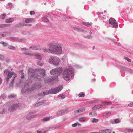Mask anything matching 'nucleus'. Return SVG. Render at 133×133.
<instances>
[{"label":"nucleus","mask_w":133,"mask_h":133,"mask_svg":"<svg viewBox=\"0 0 133 133\" xmlns=\"http://www.w3.org/2000/svg\"><path fill=\"white\" fill-rule=\"evenodd\" d=\"M49 49L44 47L42 50L44 52H48L49 51L52 54H59L62 53V47L61 44H58L54 42H49L47 44Z\"/></svg>","instance_id":"obj_1"},{"label":"nucleus","mask_w":133,"mask_h":133,"mask_svg":"<svg viewBox=\"0 0 133 133\" xmlns=\"http://www.w3.org/2000/svg\"><path fill=\"white\" fill-rule=\"evenodd\" d=\"M38 72L39 74H40V76H39L38 75H37V74L35 73L34 72V70L32 68H30L28 70V72L29 77L35 80L36 79L39 78L40 77H44L45 75V71L43 69H40L38 70Z\"/></svg>","instance_id":"obj_2"},{"label":"nucleus","mask_w":133,"mask_h":133,"mask_svg":"<svg viewBox=\"0 0 133 133\" xmlns=\"http://www.w3.org/2000/svg\"><path fill=\"white\" fill-rule=\"evenodd\" d=\"M73 73V70L72 68H66L64 70L63 72V77L65 80H69L72 77Z\"/></svg>","instance_id":"obj_3"},{"label":"nucleus","mask_w":133,"mask_h":133,"mask_svg":"<svg viewBox=\"0 0 133 133\" xmlns=\"http://www.w3.org/2000/svg\"><path fill=\"white\" fill-rule=\"evenodd\" d=\"M63 87L61 85L57 87L51 89L46 92H43L41 94H43L42 95L44 96L46 95L56 94L59 92L63 89Z\"/></svg>","instance_id":"obj_4"},{"label":"nucleus","mask_w":133,"mask_h":133,"mask_svg":"<svg viewBox=\"0 0 133 133\" xmlns=\"http://www.w3.org/2000/svg\"><path fill=\"white\" fill-rule=\"evenodd\" d=\"M48 61L50 63L52 64L58 66L60 62V60L57 57L52 56L50 57Z\"/></svg>","instance_id":"obj_5"},{"label":"nucleus","mask_w":133,"mask_h":133,"mask_svg":"<svg viewBox=\"0 0 133 133\" xmlns=\"http://www.w3.org/2000/svg\"><path fill=\"white\" fill-rule=\"evenodd\" d=\"M63 69L62 67H59L51 70L50 72L51 74L55 75L56 78L58 77V76L61 74L62 71Z\"/></svg>","instance_id":"obj_6"},{"label":"nucleus","mask_w":133,"mask_h":133,"mask_svg":"<svg viewBox=\"0 0 133 133\" xmlns=\"http://www.w3.org/2000/svg\"><path fill=\"white\" fill-rule=\"evenodd\" d=\"M16 76V74L14 73L13 72H11L10 71H9L8 72V74L7 76L6 79L7 82H8L9 79L10 78L11 79L12 82L11 83L12 84L14 82V80L15 79Z\"/></svg>","instance_id":"obj_7"},{"label":"nucleus","mask_w":133,"mask_h":133,"mask_svg":"<svg viewBox=\"0 0 133 133\" xmlns=\"http://www.w3.org/2000/svg\"><path fill=\"white\" fill-rule=\"evenodd\" d=\"M109 23L113 25L114 27L116 28L118 26L117 22L113 18H110L109 20Z\"/></svg>","instance_id":"obj_8"},{"label":"nucleus","mask_w":133,"mask_h":133,"mask_svg":"<svg viewBox=\"0 0 133 133\" xmlns=\"http://www.w3.org/2000/svg\"><path fill=\"white\" fill-rule=\"evenodd\" d=\"M18 106L17 104H15L14 105L12 106L11 108H10L9 109V111H13Z\"/></svg>","instance_id":"obj_9"},{"label":"nucleus","mask_w":133,"mask_h":133,"mask_svg":"<svg viewBox=\"0 0 133 133\" xmlns=\"http://www.w3.org/2000/svg\"><path fill=\"white\" fill-rule=\"evenodd\" d=\"M85 108H81L78 110H76L74 111L75 113H80L84 111L85 110Z\"/></svg>","instance_id":"obj_10"},{"label":"nucleus","mask_w":133,"mask_h":133,"mask_svg":"<svg viewBox=\"0 0 133 133\" xmlns=\"http://www.w3.org/2000/svg\"><path fill=\"white\" fill-rule=\"evenodd\" d=\"M102 105H96L94 106L92 108V109L93 110H94L99 109L100 108H102Z\"/></svg>","instance_id":"obj_11"},{"label":"nucleus","mask_w":133,"mask_h":133,"mask_svg":"<svg viewBox=\"0 0 133 133\" xmlns=\"http://www.w3.org/2000/svg\"><path fill=\"white\" fill-rule=\"evenodd\" d=\"M32 49L34 50H39L41 49L40 47L39 46H32L31 47Z\"/></svg>","instance_id":"obj_12"},{"label":"nucleus","mask_w":133,"mask_h":133,"mask_svg":"<svg viewBox=\"0 0 133 133\" xmlns=\"http://www.w3.org/2000/svg\"><path fill=\"white\" fill-rule=\"evenodd\" d=\"M34 56H35V58L37 59L41 60L42 59L41 56L39 55H36L34 54Z\"/></svg>","instance_id":"obj_13"},{"label":"nucleus","mask_w":133,"mask_h":133,"mask_svg":"<svg viewBox=\"0 0 133 133\" xmlns=\"http://www.w3.org/2000/svg\"><path fill=\"white\" fill-rule=\"evenodd\" d=\"M83 24L85 25L86 26L88 27H89L92 25V23H87V22H84L83 23Z\"/></svg>","instance_id":"obj_14"},{"label":"nucleus","mask_w":133,"mask_h":133,"mask_svg":"<svg viewBox=\"0 0 133 133\" xmlns=\"http://www.w3.org/2000/svg\"><path fill=\"white\" fill-rule=\"evenodd\" d=\"M14 19L12 18H9L5 20V22L7 23H9L14 21Z\"/></svg>","instance_id":"obj_15"},{"label":"nucleus","mask_w":133,"mask_h":133,"mask_svg":"<svg viewBox=\"0 0 133 133\" xmlns=\"http://www.w3.org/2000/svg\"><path fill=\"white\" fill-rule=\"evenodd\" d=\"M78 125V126H80L81 124L78 122H77L76 123H74L72 125V126L73 127H76Z\"/></svg>","instance_id":"obj_16"},{"label":"nucleus","mask_w":133,"mask_h":133,"mask_svg":"<svg viewBox=\"0 0 133 133\" xmlns=\"http://www.w3.org/2000/svg\"><path fill=\"white\" fill-rule=\"evenodd\" d=\"M27 86H25L24 87V89H25V91H24V89H22V91L23 92H28L29 91V88H27Z\"/></svg>","instance_id":"obj_17"},{"label":"nucleus","mask_w":133,"mask_h":133,"mask_svg":"<svg viewBox=\"0 0 133 133\" xmlns=\"http://www.w3.org/2000/svg\"><path fill=\"white\" fill-rule=\"evenodd\" d=\"M86 119V117H82L80 118L79 119L80 121L84 122Z\"/></svg>","instance_id":"obj_18"},{"label":"nucleus","mask_w":133,"mask_h":133,"mask_svg":"<svg viewBox=\"0 0 133 133\" xmlns=\"http://www.w3.org/2000/svg\"><path fill=\"white\" fill-rule=\"evenodd\" d=\"M43 103V102H39L38 103L36 104L35 105V107H38L39 106V105L42 104Z\"/></svg>","instance_id":"obj_19"},{"label":"nucleus","mask_w":133,"mask_h":133,"mask_svg":"<svg viewBox=\"0 0 133 133\" xmlns=\"http://www.w3.org/2000/svg\"><path fill=\"white\" fill-rule=\"evenodd\" d=\"M112 132L110 129H105V133H110Z\"/></svg>","instance_id":"obj_20"},{"label":"nucleus","mask_w":133,"mask_h":133,"mask_svg":"<svg viewBox=\"0 0 133 133\" xmlns=\"http://www.w3.org/2000/svg\"><path fill=\"white\" fill-rule=\"evenodd\" d=\"M98 121V119H96L95 118H94L92 119V120L91 122H95L97 123Z\"/></svg>","instance_id":"obj_21"},{"label":"nucleus","mask_w":133,"mask_h":133,"mask_svg":"<svg viewBox=\"0 0 133 133\" xmlns=\"http://www.w3.org/2000/svg\"><path fill=\"white\" fill-rule=\"evenodd\" d=\"M85 95L83 92H81L79 94L78 96L79 97H82L85 96Z\"/></svg>","instance_id":"obj_22"},{"label":"nucleus","mask_w":133,"mask_h":133,"mask_svg":"<svg viewBox=\"0 0 133 133\" xmlns=\"http://www.w3.org/2000/svg\"><path fill=\"white\" fill-rule=\"evenodd\" d=\"M42 20L43 21L45 22H48L49 21L47 19V18L45 17L42 18Z\"/></svg>","instance_id":"obj_23"},{"label":"nucleus","mask_w":133,"mask_h":133,"mask_svg":"<svg viewBox=\"0 0 133 133\" xmlns=\"http://www.w3.org/2000/svg\"><path fill=\"white\" fill-rule=\"evenodd\" d=\"M37 64L38 65H39L41 66H43V63L40 62L39 61L37 62Z\"/></svg>","instance_id":"obj_24"},{"label":"nucleus","mask_w":133,"mask_h":133,"mask_svg":"<svg viewBox=\"0 0 133 133\" xmlns=\"http://www.w3.org/2000/svg\"><path fill=\"white\" fill-rule=\"evenodd\" d=\"M58 97H61L63 98H65V96L64 95L62 94H60L58 95Z\"/></svg>","instance_id":"obj_25"},{"label":"nucleus","mask_w":133,"mask_h":133,"mask_svg":"<svg viewBox=\"0 0 133 133\" xmlns=\"http://www.w3.org/2000/svg\"><path fill=\"white\" fill-rule=\"evenodd\" d=\"M6 15L5 14H2L0 16L1 18L2 19H4L5 17L6 16Z\"/></svg>","instance_id":"obj_26"},{"label":"nucleus","mask_w":133,"mask_h":133,"mask_svg":"<svg viewBox=\"0 0 133 133\" xmlns=\"http://www.w3.org/2000/svg\"><path fill=\"white\" fill-rule=\"evenodd\" d=\"M32 19L31 18H29L25 20V22L26 23H29L30 21H31L32 20Z\"/></svg>","instance_id":"obj_27"},{"label":"nucleus","mask_w":133,"mask_h":133,"mask_svg":"<svg viewBox=\"0 0 133 133\" xmlns=\"http://www.w3.org/2000/svg\"><path fill=\"white\" fill-rule=\"evenodd\" d=\"M103 103L105 105L111 104L112 103L110 102H104Z\"/></svg>","instance_id":"obj_28"},{"label":"nucleus","mask_w":133,"mask_h":133,"mask_svg":"<svg viewBox=\"0 0 133 133\" xmlns=\"http://www.w3.org/2000/svg\"><path fill=\"white\" fill-rule=\"evenodd\" d=\"M50 118V117H49L45 118H43V119L42 120L43 121H48V120H49V119Z\"/></svg>","instance_id":"obj_29"},{"label":"nucleus","mask_w":133,"mask_h":133,"mask_svg":"<svg viewBox=\"0 0 133 133\" xmlns=\"http://www.w3.org/2000/svg\"><path fill=\"white\" fill-rule=\"evenodd\" d=\"M124 59H125L126 60H127L129 62H131V60L130 59H129L128 58L126 57H124Z\"/></svg>","instance_id":"obj_30"},{"label":"nucleus","mask_w":133,"mask_h":133,"mask_svg":"<svg viewBox=\"0 0 133 133\" xmlns=\"http://www.w3.org/2000/svg\"><path fill=\"white\" fill-rule=\"evenodd\" d=\"M3 27H9L10 26V24H3Z\"/></svg>","instance_id":"obj_31"},{"label":"nucleus","mask_w":133,"mask_h":133,"mask_svg":"<svg viewBox=\"0 0 133 133\" xmlns=\"http://www.w3.org/2000/svg\"><path fill=\"white\" fill-rule=\"evenodd\" d=\"M9 48L10 49L12 50H14L15 48V47H14L12 46H9Z\"/></svg>","instance_id":"obj_32"},{"label":"nucleus","mask_w":133,"mask_h":133,"mask_svg":"<svg viewBox=\"0 0 133 133\" xmlns=\"http://www.w3.org/2000/svg\"><path fill=\"white\" fill-rule=\"evenodd\" d=\"M26 54L27 55L31 56H34V54H32L30 53H26Z\"/></svg>","instance_id":"obj_33"},{"label":"nucleus","mask_w":133,"mask_h":133,"mask_svg":"<svg viewBox=\"0 0 133 133\" xmlns=\"http://www.w3.org/2000/svg\"><path fill=\"white\" fill-rule=\"evenodd\" d=\"M15 96V95H10L8 96V97L9 98H14Z\"/></svg>","instance_id":"obj_34"},{"label":"nucleus","mask_w":133,"mask_h":133,"mask_svg":"<svg viewBox=\"0 0 133 133\" xmlns=\"http://www.w3.org/2000/svg\"><path fill=\"white\" fill-rule=\"evenodd\" d=\"M111 113V111L107 113L103 114L104 115H108L110 114Z\"/></svg>","instance_id":"obj_35"},{"label":"nucleus","mask_w":133,"mask_h":133,"mask_svg":"<svg viewBox=\"0 0 133 133\" xmlns=\"http://www.w3.org/2000/svg\"><path fill=\"white\" fill-rule=\"evenodd\" d=\"M119 120L118 119H116L115 121V123H118L119 122Z\"/></svg>","instance_id":"obj_36"},{"label":"nucleus","mask_w":133,"mask_h":133,"mask_svg":"<svg viewBox=\"0 0 133 133\" xmlns=\"http://www.w3.org/2000/svg\"><path fill=\"white\" fill-rule=\"evenodd\" d=\"M0 43L2 44L3 45L4 44H5V45H7V44L6 43H5L3 41H1L0 42Z\"/></svg>","instance_id":"obj_37"},{"label":"nucleus","mask_w":133,"mask_h":133,"mask_svg":"<svg viewBox=\"0 0 133 133\" xmlns=\"http://www.w3.org/2000/svg\"><path fill=\"white\" fill-rule=\"evenodd\" d=\"M95 101L94 100H92V101H89V104H92V103H95Z\"/></svg>","instance_id":"obj_38"},{"label":"nucleus","mask_w":133,"mask_h":133,"mask_svg":"<svg viewBox=\"0 0 133 133\" xmlns=\"http://www.w3.org/2000/svg\"><path fill=\"white\" fill-rule=\"evenodd\" d=\"M8 70L7 69H5L4 71V74L5 75H6L7 74L8 72Z\"/></svg>","instance_id":"obj_39"},{"label":"nucleus","mask_w":133,"mask_h":133,"mask_svg":"<svg viewBox=\"0 0 133 133\" xmlns=\"http://www.w3.org/2000/svg\"><path fill=\"white\" fill-rule=\"evenodd\" d=\"M128 106L129 107H132L133 106V102L131 103L128 105Z\"/></svg>","instance_id":"obj_40"},{"label":"nucleus","mask_w":133,"mask_h":133,"mask_svg":"<svg viewBox=\"0 0 133 133\" xmlns=\"http://www.w3.org/2000/svg\"><path fill=\"white\" fill-rule=\"evenodd\" d=\"M65 111H66V110H62V111H61L59 112V114H62V113H64L65 112Z\"/></svg>","instance_id":"obj_41"},{"label":"nucleus","mask_w":133,"mask_h":133,"mask_svg":"<svg viewBox=\"0 0 133 133\" xmlns=\"http://www.w3.org/2000/svg\"><path fill=\"white\" fill-rule=\"evenodd\" d=\"M30 15H34L35 14V12L34 11H30Z\"/></svg>","instance_id":"obj_42"},{"label":"nucleus","mask_w":133,"mask_h":133,"mask_svg":"<svg viewBox=\"0 0 133 133\" xmlns=\"http://www.w3.org/2000/svg\"><path fill=\"white\" fill-rule=\"evenodd\" d=\"M21 77L22 79L24 78V73L22 74V75H21Z\"/></svg>","instance_id":"obj_43"},{"label":"nucleus","mask_w":133,"mask_h":133,"mask_svg":"<svg viewBox=\"0 0 133 133\" xmlns=\"http://www.w3.org/2000/svg\"><path fill=\"white\" fill-rule=\"evenodd\" d=\"M128 133H132V131L130 130H128Z\"/></svg>","instance_id":"obj_44"},{"label":"nucleus","mask_w":133,"mask_h":133,"mask_svg":"<svg viewBox=\"0 0 133 133\" xmlns=\"http://www.w3.org/2000/svg\"><path fill=\"white\" fill-rule=\"evenodd\" d=\"M99 132H101V133L103 132H105V130H100L99 131Z\"/></svg>","instance_id":"obj_45"},{"label":"nucleus","mask_w":133,"mask_h":133,"mask_svg":"<svg viewBox=\"0 0 133 133\" xmlns=\"http://www.w3.org/2000/svg\"><path fill=\"white\" fill-rule=\"evenodd\" d=\"M31 24H29L27 25H25V26H31Z\"/></svg>","instance_id":"obj_46"},{"label":"nucleus","mask_w":133,"mask_h":133,"mask_svg":"<svg viewBox=\"0 0 133 133\" xmlns=\"http://www.w3.org/2000/svg\"><path fill=\"white\" fill-rule=\"evenodd\" d=\"M19 72L21 73L22 74L23 73V70H20L19 71Z\"/></svg>","instance_id":"obj_47"},{"label":"nucleus","mask_w":133,"mask_h":133,"mask_svg":"<svg viewBox=\"0 0 133 133\" xmlns=\"http://www.w3.org/2000/svg\"><path fill=\"white\" fill-rule=\"evenodd\" d=\"M0 57L2 59H4V57L3 56H2V55H0Z\"/></svg>","instance_id":"obj_48"},{"label":"nucleus","mask_w":133,"mask_h":133,"mask_svg":"<svg viewBox=\"0 0 133 133\" xmlns=\"http://www.w3.org/2000/svg\"><path fill=\"white\" fill-rule=\"evenodd\" d=\"M3 25H0V28H3Z\"/></svg>","instance_id":"obj_49"},{"label":"nucleus","mask_w":133,"mask_h":133,"mask_svg":"<svg viewBox=\"0 0 133 133\" xmlns=\"http://www.w3.org/2000/svg\"><path fill=\"white\" fill-rule=\"evenodd\" d=\"M41 87V86H38V87H37V88H40Z\"/></svg>","instance_id":"obj_50"},{"label":"nucleus","mask_w":133,"mask_h":133,"mask_svg":"<svg viewBox=\"0 0 133 133\" xmlns=\"http://www.w3.org/2000/svg\"><path fill=\"white\" fill-rule=\"evenodd\" d=\"M1 82H2V79H1V78H0V84H1Z\"/></svg>","instance_id":"obj_51"},{"label":"nucleus","mask_w":133,"mask_h":133,"mask_svg":"<svg viewBox=\"0 0 133 133\" xmlns=\"http://www.w3.org/2000/svg\"><path fill=\"white\" fill-rule=\"evenodd\" d=\"M92 114V112H90L89 113V115H91Z\"/></svg>","instance_id":"obj_52"},{"label":"nucleus","mask_w":133,"mask_h":133,"mask_svg":"<svg viewBox=\"0 0 133 133\" xmlns=\"http://www.w3.org/2000/svg\"><path fill=\"white\" fill-rule=\"evenodd\" d=\"M37 133H41V132H40L38 130L37 131Z\"/></svg>","instance_id":"obj_53"},{"label":"nucleus","mask_w":133,"mask_h":133,"mask_svg":"<svg viewBox=\"0 0 133 133\" xmlns=\"http://www.w3.org/2000/svg\"><path fill=\"white\" fill-rule=\"evenodd\" d=\"M54 79H55L54 78H52V79H51V81L53 80H54Z\"/></svg>","instance_id":"obj_54"},{"label":"nucleus","mask_w":133,"mask_h":133,"mask_svg":"<svg viewBox=\"0 0 133 133\" xmlns=\"http://www.w3.org/2000/svg\"><path fill=\"white\" fill-rule=\"evenodd\" d=\"M48 82H50L51 81V80H49L48 79Z\"/></svg>","instance_id":"obj_55"},{"label":"nucleus","mask_w":133,"mask_h":133,"mask_svg":"<svg viewBox=\"0 0 133 133\" xmlns=\"http://www.w3.org/2000/svg\"><path fill=\"white\" fill-rule=\"evenodd\" d=\"M44 81L45 82H46V83L47 82V81L46 80H44Z\"/></svg>","instance_id":"obj_56"},{"label":"nucleus","mask_w":133,"mask_h":133,"mask_svg":"<svg viewBox=\"0 0 133 133\" xmlns=\"http://www.w3.org/2000/svg\"><path fill=\"white\" fill-rule=\"evenodd\" d=\"M2 36L3 37H4V34H2Z\"/></svg>","instance_id":"obj_57"},{"label":"nucleus","mask_w":133,"mask_h":133,"mask_svg":"<svg viewBox=\"0 0 133 133\" xmlns=\"http://www.w3.org/2000/svg\"><path fill=\"white\" fill-rule=\"evenodd\" d=\"M95 46H94L93 47V49L94 50L95 49Z\"/></svg>","instance_id":"obj_58"},{"label":"nucleus","mask_w":133,"mask_h":133,"mask_svg":"<svg viewBox=\"0 0 133 133\" xmlns=\"http://www.w3.org/2000/svg\"><path fill=\"white\" fill-rule=\"evenodd\" d=\"M3 45L4 46H6V45H5V44H4Z\"/></svg>","instance_id":"obj_59"},{"label":"nucleus","mask_w":133,"mask_h":133,"mask_svg":"<svg viewBox=\"0 0 133 133\" xmlns=\"http://www.w3.org/2000/svg\"><path fill=\"white\" fill-rule=\"evenodd\" d=\"M22 50H24V49H21Z\"/></svg>","instance_id":"obj_60"},{"label":"nucleus","mask_w":133,"mask_h":133,"mask_svg":"<svg viewBox=\"0 0 133 133\" xmlns=\"http://www.w3.org/2000/svg\"><path fill=\"white\" fill-rule=\"evenodd\" d=\"M112 133H115L114 132H113Z\"/></svg>","instance_id":"obj_61"},{"label":"nucleus","mask_w":133,"mask_h":133,"mask_svg":"<svg viewBox=\"0 0 133 133\" xmlns=\"http://www.w3.org/2000/svg\"><path fill=\"white\" fill-rule=\"evenodd\" d=\"M104 12H106V11H104Z\"/></svg>","instance_id":"obj_62"},{"label":"nucleus","mask_w":133,"mask_h":133,"mask_svg":"<svg viewBox=\"0 0 133 133\" xmlns=\"http://www.w3.org/2000/svg\"><path fill=\"white\" fill-rule=\"evenodd\" d=\"M25 50H26V49H25Z\"/></svg>","instance_id":"obj_63"},{"label":"nucleus","mask_w":133,"mask_h":133,"mask_svg":"<svg viewBox=\"0 0 133 133\" xmlns=\"http://www.w3.org/2000/svg\"><path fill=\"white\" fill-rule=\"evenodd\" d=\"M96 133H97V132H96Z\"/></svg>","instance_id":"obj_64"}]
</instances>
